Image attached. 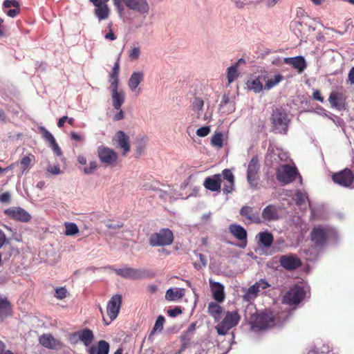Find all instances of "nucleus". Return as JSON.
Returning a JSON list of instances; mask_svg holds the SVG:
<instances>
[{"mask_svg":"<svg viewBox=\"0 0 354 354\" xmlns=\"http://www.w3.org/2000/svg\"><path fill=\"white\" fill-rule=\"evenodd\" d=\"M209 286L214 299L218 302H223L225 299L224 286L219 282L214 281L209 279Z\"/></svg>","mask_w":354,"mask_h":354,"instance_id":"obj_21","label":"nucleus"},{"mask_svg":"<svg viewBox=\"0 0 354 354\" xmlns=\"http://www.w3.org/2000/svg\"><path fill=\"white\" fill-rule=\"evenodd\" d=\"M10 201V194L8 192H3L0 194V202L3 203H9Z\"/></svg>","mask_w":354,"mask_h":354,"instance_id":"obj_58","label":"nucleus"},{"mask_svg":"<svg viewBox=\"0 0 354 354\" xmlns=\"http://www.w3.org/2000/svg\"><path fill=\"white\" fill-rule=\"evenodd\" d=\"M185 295V289L183 288H178L174 290L171 288H169L167 290L165 298L169 301H174L178 300L181 299Z\"/></svg>","mask_w":354,"mask_h":354,"instance_id":"obj_34","label":"nucleus"},{"mask_svg":"<svg viewBox=\"0 0 354 354\" xmlns=\"http://www.w3.org/2000/svg\"><path fill=\"white\" fill-rule=\"evenodd\" d=\"M115 272L118 275L129 279H142L145 278H153L156 275V273L151 270H138L129 267L115 269Z\"/></svg>","mask_w":354,"mask_h":354,"instance_id":"obj_5","label":"nucleus"},{"mask_svg":"<svg viewBox=\"0 0 354 354\" xmlns=\"http://www.w3.org/2000/svg\"><path fill=\"white\" fill-rule=\"evenodd\" d=\"M230 232L241 241L239 246L242 248L247 245V232L243 227L239 224H232L229 227Z\"/></svg>","mask_w":354,"mask_h":354,"instance_id":"obj_19","label":"nucleus"},{"mask_svg":"<svg viewBox=\"0 0 354 354\" xmlns=\"http://www.w3.org/2000/svg\"><path fill=\"white\" fill-rule=\"evenodd\" d=\"M68 292L65 287L57 288L55 297L59 299H63L67 297Z\"/></svg>","mask_w":354,"mask_h":354,"instance_id":"obj_46","label":"nucleus"},{"mask_svg":"<svg viewBox=\"0 0 354 354\" xmlns=\"http://www.w3.org/2000/svg\"><path fill=\"white\" fill-rule=\"evenodd\" d=\"M122 305V296L120 295H113L109 301L106 308L107 315L110 318L109 322L114 320L118 313Z\"/></svg>","mask_w":354,"mask_h":354,"instance_id":"obj_15","label":"nucleus"},{"mask_svg":"<svg viewBox=\"0 0 354 354\" xmlns=\"http://www.w3.org/2000/svg\"><path fill=\"white\" fill-rule=\"evenodd\" d=\"M348 81L351 84H354V67H352L348 75Z\"/></svg>","mask_w":354,"mask_h":354,"instance_id":"obj_62","label":"nucleus"},{"mask_svg":"<svg viewBox=\"0 0 354 354\" xmlns=\"http://www.w3.org/2000/svg\"><path fill=\"white\" fill-rule=\"evenodd\" d=\"M11 304L8 299L0 295V316H6L10 315Z\"/></svg>","mask_w":354,"mask_h":354,"instance_id":"obj_35","label":"nucleus"},{"mask_svg":"<svg viewBox=\"0 0 354 354\" xmlns=\"http://www.w3.org/2000/svg\"><path fill=\"white\" fill-rule=\"evenodd\" d=\"M39 342L44 347L49 349H60L63 347V343L53 337L51 334H43L39 338Z\"/></svg>","mask_w":354,"mask_h":354,"instance_id":"obj_18","label":"nucleus"},{"mask_svg":"<svg viewBox=\"0 0 354 354\" xmlns=\"http://www.w3.org/2000/svg\"><path fill=\"white\" fill-rule=\"evenodd\" d=\"M123 118H124V113L121 109H120V111L118 113H116L113 117V120L115 121L122 120Z\"/></svg>","mask_w":354,"mask_h":354,"instance_id":"obj_64","label":"nucleus"},{"mask_svg":"<svg viewBox=\"0 0 354 354\" xmlns=\"http://www.w3.org/2000/svg\"><path fill=\"white\" fill-rule=\"evenodd\" d=\"M299 171L295 166L285 164L279 167L276 171L278 181L283 184H290L295 181L299 175Z\"/></svg>","mask_w":354,"mask_h":354,"instance_id":"obj_6","label":"nucleus"},{"mask_svg":"<svg viewBox=\"0 0 354 354\" xmlns=\"http://www.w3.org/2000/svg\"><path fill=\"white\" fill-rule=\"evenodd\" d=\"M192 106L194 111H201L204 106V102L201 97H195L192 102Z\"/></svg>","mask_w":354,"mask_h":354,"instance_id":"obj_44","label":"nucleus"},{"mask_svg":"<svg viewBox=\"0 0 354 354\" xmlns=\"http://www.w3.org/2000/svg\"><path fill=\"white\" fill-rule=\"evenodd\" d=\"M207 312L215 321H219L223 313V309L218 304L212 301L208 305Z\"/></svg>","mask_w":354,"mask_h":354,"instance_id":"obj_32","label":"nucleus"},{"mask_svg":"<svg viewBox=\"0 0 354 354\" xmlns=\"http://www.w3.org/2000/svg\"><path fill=\"white\" fill-rule=\"evenodd\" d=\"M174 239V234L170 229L162 228L150 235L149 243L152 247L167 246L172 244Z\"/></svg>","mask_w":354,"mask_h":354,"instance_id":"obj_3","label":"nucleus"},{"mask_svg":"<svg viewBox=\"0 0 354 354\" xmlns=\"http://www.w3.org/2000/svg\"><path fill=\"white\" fill-rule=\"evenodd\" d=\"M40 133L42 134L43 138L49 142V144L54 143L55 141V138L52 135V133L48 131L45 127H39Z\"/></svg>","mask_w":354,"mask_h":354,"instance_id":"obj_43","label":"nucleus"},{"mask_svg":"<svg viewBox=\"0 0 354 354\" xmlns=\"http://www.w3.org/2000/svg\"><path fill=\"white\" fill-rule=\"evenodd\" d=\"M261 216L266 221H277L280 218L279 207L274 205H268L263 209Z\"/></svg>","mask_w":354,"mask_h":354,"instance_id":"obj_22","label":"nucleus"},{"mask_svg":"<svg viewBox=\"0 0 354 354\" xmlns=\"http://www.w3.org/2000/svg\"><path fill=\"white\" fill-rule=\"evenodd\" d=\"M119 72H120V58L118 57L112 68L111 73L109 75V77H110L109 82L111 83V86H118Z\"/></svg>","mask_w":354,"mask_h":354,"instance_id":"obj_33","label":"nucleus"},{"mask_svg":"<svg viewBox=\"0 0 354 354\" xmlns=\"http://www.w3.org/2000/svg\"><path fill=\"white\" fill-rule=\"evenodd\" d=\"M306 198V196L304 193L300 191H297L293 197V200L296 205H301L304 203Z\"/></svg>","mask_w":354,"mask_h":354,"instance_id":"obj_45","label":"nucleus"},{"mask_svg":"<svg viewBox=\"0 0 354 354\" xmlns=\"http://www.w3.org/2000/svg\"><path fill=\"white\" fill-rule=\"evenodd\" d=\"M97 156L105 166L113 167L117 165L118 154L113 149L103 145L97 147Z\"/></svg>","mask_w":354,"mask_h":354,"instance_id":"obj_7","label":"nucleus"},{"mask_svg":"<svg viewBox=\"0 0 354 354\" xmlns=\"http://www.w3.org/2000/svg\"><path fill=\"white\" fill-rule=\"evenodd\" d=\"M241 319L239 313L236 310L227 311L223 319L216 326V330L219 335H225L228 331L236 326Z\"/></svg>","mask_w":354,"mask_h":354,"instance_id":"obj_4","label":"nucleus"},{"mask_svg":"<svg viewBox=\"0 0 354 354\" xmlns=\"http://www.w3.org/2000/svg\"><path fill=\"white\" fill-rule=\"evenodd\" d=\"M21 9L19 7H14L13 9H10L7 11L6 14L10 17H15L18 14L20 13Z\"/></svg>","mask_w":354,"mask_h":354,"instance_id":"obj_55","label":"nucleus"},{"mask_svg":"<svg viewBox=\"0 0 354 354\" xmlns=\"http://www.w3.org/2000/svg\"><path fill=\"white\" fill-rule=\"evenodd\" d=\"M328 102L333 109L339 111L346 109V97L342 92L333 91L329 95Z\"/></svg>","mask_w":354,"mask_h":354,"instance_id":"obj_17","label":"nucleus"},{"mask_svg":"<svg viewBox=\"0 0 354 354\" xmlns=\"http://www.w3.org/2000/svg\"><path fill=\"white\" fill-rule=\"evenodd\" d=\"M270 120L272 124V131L274 133L286 134L289 120L285 111L278 108L274 109Z\"/></svg>","mask_w":354,"mask_h":354,"instance_id":"obj_1","label":"nucleus"},{"mask_svg":"<svg viewBox=\"0 0 354 354\" xmlns=\"http://www.w3.org/2000/svg\"><path fill=\"white\" fill-rule=\"evenodd\" d=\"M140 49L139 47H133L129 52V57L131 60H136L139 58Z\"/></svg>","mask_w":354,"mask_h":354,"instance_id":"obj_51","label":"nucleus"},{"mask_svg":"<svg viewBox=\"0 0 354 354\" xmlns=\"http://www.w3.org/2000/svg\"><path fill=\"white\" fill-rule=\"evenodd\" d=\"M305 296L306 292L304 288L299 286H295L283 295L282 302L289 306L297 305L304 299Z\"/></svg>","mask_w":354,"mask_h":354,"instance_id":"obj_9","label":"nucleus"},{"mask_svg":"<svg viewBox=\"0 0 354 354\" xmlns=\"http://www.w3.org/2000/svg\"><path fill=\"white\" fill-rule=\"evenodd\" d=\"M111 96L113 100V106L114 109L119 110L124 102L125 95L121 91H118V86H111Z\"/></svg>","mask_w":354,"mask_h":354,"instance_id":"obj_27","label":"nucleus"},{"mask_svg":"<svg viewBox=\"0 0 354 354\" xmlns=\"http://www.w3.org/2000/svg\"><path fill=\"white\" fill-rule=\"evenodd\" d=\"M34 160H35V156L31 153H30L28 156H24L20 160V166H21L22 172L27 170L29 168L31 162Z\"/></svg>","mask_w":354,"mask_h":354,"instance_id":"obj_40","label":"nucleus"},{"mask_svg":"<svg viewBox=\"0 0 354 354\" xmlns=\"http://www.w3.org/2000/svg\"><path fill=\"white\" fill-rule=\"evenodd\" d=\"M144 80V74L142 72H133L129 81L128 86L131 91H135L139 84Z\"/></svg>","mask_w":354,"mask_h":354,"instance_id":"obj_31","label":"nucleus"},{"mask_svg":"<svg viewBox=\"0 0 354 354\" xmlns=\"http://www.w3.org/2000/svg\"><path fill=\"white\" fill-rule=\"evenodd\" d=\"M240 215L245 217L251 223L259 224L262 222L259 212L255 211L254 209L250 206H243L240 209Z\"/></svg>","mask_w":354,"mask_h":354,"instance_id":"obj_20","label":"nucleus"},{"mask_svg":"<svg viewBox=\"0 0 354 354\" xmlns=\"http://www.w3.org/2000/svg\"><path fill=\"white\" fill-rule=\"evenodd\" d=\"M283 80V76L281 74H277L274 75L273 79H266L264 89L265 90H270L274 86L277 85L280 82Z\"/></svg>","mask_w":354,"mask_h":354,"instance_id":"obj_38","label":"nucleus"},{"mask_svg":"<svg viewBox=\"0 0 354 354\" xmlns=\"http://www.w3.org/2000/svg\"><path fill=\"white\" fill-rule=\"evenodd\" d=\"M113 5L119 12L124 10L122 3L130 10L142 15L148 14L149 6L147 0H112Z\"/></svg>","mask_w":354,"mask_h":354,"instance_id":"obj_2","label":"nucleus"},{"mask_svg":"<svg viewBox=\"0 0 354 354\" xmlns=\"http://www.w3.org/2000/svg\"><path fill=\"white\" fill-rule=\"evenodd\" d=\"M97 167V162L91 161L89 162L88 166H86L84 168V172L88 175L91 174L96 170Z\"/></svg>","mask_w":354,"mask_h":354,"instance_id":"obj_48","label":"nucleus"},{"mask_svg":"<svg viewBox=\"0 0 354 354\" xmlns=\"http://www.w3.org/2000/svg\"><path fill=\"white\" fill-rule=\"evenodd\" d=\"M198 257L200 262H196L194 263V266L196 270H200L203 267H205L207 265V258L205 255L202 254H198Z\"/></svg>","mask_w":354,"mask_h":354,"instance_id":"obj_47","label":"nucleus"},{"mask_svg":"<svg viewBox=\"0 0 354 354\" xmlns=\"http://www.w3.org/2000/svg\"><path fill=\"white\" fill-rule=\"evenodd\" d=\"M211 144L214 147H216L219 149L222 148L223 145V133L221 132H215L212 138Z\"/></svg>","mask_w":354,"mask_h":354,"instance_id":"obj_42","label":"nucleus"},{"mask_svg":"<svg viewBox=\"0 0 354 354\" xmlns=\"http://www.w3.org/2000/svg\"><path fill=\"white\" fill-rule=\"evenodd\" d=\"M223 177L228 182H234V176L230 169H225L222 171Z\"/></svg>","mask_w":354,"mask_h":354,"instance_id":"obj_49","label":"nucleus"},{"mask_svg":"<svg viewBox=\"0 0 354 354\" xmlns=\"http://www.w3.org/2000/svg\"><path fill=\"white\" fill-rule=\"evenodd\" d=\"M70 135L71 139L76 142H80L82 140V136L75 131H71Z\"/></svg>","mask_w":354,"mask_h":354,"instance_id":"obj_61","label":"nucleus"},{"mask_svg":"<svg viewBox=\"0 0 354 354\" xmlns=\"http://www.w3.org/2000/svg\"><path fill=\"white\" fill-rule=\"evenodd\" d=\"M333 182L342 187H348L354 182V174L348 168H346L332 175Z\"/></svg>","mask_w":354,"mask_h":354,"instance_id":"obj_10","label":"nucleus"},{"mask_svg":"<svg viewBox=\"0 0 354 354\" xmlns=\"http://www.w3.org/2000/svg\"><path fill=\"white\" fill-rule=\"evenodd\" d=\"M239 76V73L238 71V63L233 64L230 66L227 69V78L228 82V85L232 84L235 80L238 78Z\"/></svg>","mask_w":354,"mask_h":354,"instance_id":"obj_37","label":"nucleus"},{"mask_svg":"<svg viewBox=\"0 0 354 354\" xmlns=\"http://www.w3.org/2000/svg\"><path fill=\"white\" fill-rule=\"evenodd\" d=\"M4 214L11 219L23 223H28L32 218L31 215L20 207H13L6 209Z\"/></svg>","mask_w":354,"mask_h":354,"instance_id":"obj_11","label":"nucleus"},{"mask_svg":"<svg viewBox=\"0 0 354 354\" xmlns=\"http://www.w3.org/2000/svg\"><path fill=\"white\" fill-rule=\"evenodd\" d=\"M210 133V128L208 126L202 127L196 130V135L199 137H205Z\"/></svg>","mask_w":354,"mask_h":354,"instance_id":"obj_50","label":"nucleus"},{"mask_svg":"<svg viewBox=\"0 0 354 354\" xmlns=\"http://www.w3.org/2000/svg\"><path fill=\"white\" fill-rule=\"evenodd\" d=\"M234 182H228L224 184L223 191L225 194L232 193L234 190Z\"/></svg>","mask_w":354,"mask_h":354,"instance_id":"obj_54","label":"nucleus"},{"mask_svg":"<svg viewBox=\"0 0 354 354\" xmlns=\"http://www.w3.org/2000/svg\"><path fill=\"white\" fill-rule=\"evenodd\" d=\"M259 285H266L264 283V279H261L259 281H257L254 285L251 286L243 295V299L247 301H250L251 300L254 299L258 293L260 292L259 288H258Z\"/></svg>","mask_w":354,"mask_h":354,"instance_id":"obj_29","label":"nucleus"},{"mask_svg":"<svg viewBox=\"0 0 354 354\" xmlns=\"http://www.w3.org/2000/svg\"><path fill=\"white\" fill-rule=\"evenodd\" d=\"M221 175L219 174H215L206 178L204 180L203 186L212 192H218L221 189Z\"/></svg>","mask_w":354,"mask_h":354,"instance_id":"obj_23","label":"nucleus"},{"mask_svg":"<svg viewBox=\"0 0 354 354\" xmlns=\"http://www.w3.org/2000/svg\"><path fill=\"white\" fill-rule=\"evenodd\" d=\"M267 78H268V76L266 73L261 74L258 77L249 80L247 82V86L250 90L253 91L256 93H260L263 89L262 82L266 81Z\"/></svg>","mask_w":354,"mask_h":354,"instance_id":"obj_24","label":"nucleus"},{"mask_svg":"<svg viewBox=\"0 0 354 354\" xmlns=\"http://www.w3.org/2000/svg\"><path fill=\"white\" fill-rule=\"evenodd\" d=\"M4 8H10L11 7H19V3L16 0H5L3 3Z\"/></svg>","mask_w":354,"mask_h":354,"instance_id":"obj_52","label":"nucleus"},{"mask_svg":"<svg viewBox=\"0 0 354 354\" xmlns=\"http://www.w3.org/2000/svg\"><path fill=\"white\" fill-rule=\"evenodd\" d=\"M313 98L315 100L319 101L320 102H324V97H322L321 92L319 90H315L313 93Z\"/></svg>","mask_w":354,"mask_h":354,"instance_id":"obj_57","label":"nucleus"},{"mask_svg":"<svg viewBox=\"0 0 354 354\" xmlns=\"http://www.w3.org/2000/svg\"><path fill=\"white\" fill-rule=\"evenodd\" d=\"M259 170V158L257 156H254L250 161L247 170V180L252 187H256L257 185Z\"/></svg>","mask_w":354,"mask_h":354,"instance_id":"obj_12","label":"nucleus"},{"mask_svg":"<svg viewBox=\"0 0 354 354\" xmlns=\"http://www.w3.org/2000/svg\"><path fill=\"white\" fill-rule=\"evenodd\" d=\"M259 241L266 248H270L274 241L273 235L268 232L259 233Z\"/></svg>","mask_w":354,"mask_h":354,"instance_id":"obj_36","label":"nucleus"},{"mask_svg":"<svg viewBox=\"0 0 354 354\" xmlns=\"http://www.w3.org/2000/svg\"><path fill=\"white\" fill-rule=\"evenodd\" d=\"M274 319L271 314L260 313L252 317L251 328L257 331L271 327L274 324Z\"/></svg>","mask_w":354,"mask_h":354,"instance_id":"obj_8","label":"nucleus"},{"mask_svg":"<svg viewBox=\"0 0 354 354\" xmlns=\"http://www.w3.org/2000/svg\"><path fill=\"white\" fill-rule=\"evenodd\" d=\"M65 234L66 236H73L79 232L77 225L74 223H65Z\"/></svg>","mask_w":354,"mask_h":354,"instance_id":"obj_41","label":"nucleus"},{"mask_svg":"<svg viewBox=\"0 0 354 354\" xmlns=\"http://www.w3.org/2000/svg\"><path fill=\"white\" fill-rule=\"evenodd\" d=\"M117 149H122V155L126 156L130 151V141L129 137L122 131H118L114 138Z\"/></svg>","mask_w":354,"mask_h":354,"instance_id":"obj_16","label":"nucleus"},{"mask_svg":"<svg viewBox=\"0 0 354 354\" xmlns=\"http://www.w3.org/2000/svg\"><path fill=\"white\" fill-rule=\"evenodd\" d=\"M111 24H109V26L110 28L109 32L106 33L104 36L105 39H109V40H115L116 39V36L113 32L112 30L111 29Z\"/></svg>","mask_w":354,"mask_h":354,"instance_id":"obj_59","label":"nucleus"},{"mask_svg":"<svg viewBox=\"0 0 354 354\" xmlns=\"http://www.w3.org/2000/svg\"><path fill=\"white\" fill-rule=\"evenodd\" d=\"M328 233V227H315L310 233L311 241L316 245L322 246L327 241Z\"/></svg>","mask_w":354,"mask_h":354,"instance_id":"obj_14","label":"nucleus"},{"mask_svg":"<svg viewBox=\"0 0 354 354\" xmlns=\"http://www.w3.org/2000/svg\"><path fill=\"white\" fill-rule=\"evenodd\" d=\"M94 6V14L100 21L104 20L109 17L110 15V9L108 5L100 3L95 4Z\"/></svg>","mask_w":354,"mask_h":354,"instance_id":"obj_30","label":"nucleus"},{"mask_svg":"<svg viewBox=\"0 0 354 354\" xmlns=\"http://www.w3.org/2000/svg\"><path fill=\"white\" fill-rule=\"evenodd\" d=\"M50 147L52 148L53 151H54V153L57 156H60L62 154V150H61L60 147H59V145H57L56 140L54 142V143L50 144Z\"/></svg>","mask_w":354,"mask_h":354,"instance_id":"obj_56","label":"nucleus"},{"mask_svg":"<svg viewBox=\"0 0 354 354\" xmlns=\"http://www.w3.org/2000/svg\"><path fill=\"white\" fill-rule=\"evenodd\" d=\"M283 62L286 64L292 65V67L301 73L306 68L307 64L306 60L302 56H297L294 57L284 58Z\"/></svg>","mask_w":354,"mask_h":354,"instance_id":"obj_26","label":"nucleus"},{"mask_svg":"<svg viewBox=\"0 0 354 354\" xmlns=\"http://www.w3.org/2000/svg\"><path fill=\"white\" fill-rule=\"evenodd\" d=\"M68 119V117L66 115L62 116L60 118L57 122V126L59 128H62L64 127V123L66 122V120Z\"/></svg>","mask_w":354,"mask_h":354,"instance_id":"obj_63","label":"nucleus"},{"mask_svg":"<svg viewBox=\"0 0 354 354\" xmlns=\"http://www.w3.org/2000/svg\"><path fill=\"white\" fill-rule=\"evenodd\" d=\"M165 322V319L163 316L160 315L158 317L153 330L151 331L149 335V339H151L153 335L155 334L156 331L161 332L163 330L164 323Z\"/></svg>","mask_w":354,"mask_h":354,"instance_id":"obj_39","label":"nucleus"},{"mask_svg":"<svg viewBox=\"0 0 354 354\" xmlns=\"http://www.w3.org/2000/svg\"><path fill=\"white\" fill-rule=\"evenodd\" d=\"M110 346L105 340H100L97 346H91L88 350V354H109Z\"/></svg>","mask_w":354,"mask_h":354,"instance_id":"obj_28","label":"nucleus"},{"mask_svg":"<svg viewBox=\"0 0 354 354\" xmlns=\"http://www.w3.org/2000/svg\"><path fill=\"white\" fill-rule=\"evenodd\" d=\"M181 313H182V310H181L180 307H178V306L175 307L173 309H169L167 310V315L171 317H175L180 315Z\"/></svg>","mask_w":354,"mask_h":354,"instance_id":"obj_53","label":"nucleus"},{"mask_svg":"<svg viewBox=\"0 0 354 354\" xmlns=\"http://www.w3.org/2000/svg\"><path fill=\"white\" fill-rule=\"evenodd\" d=\"M279 261L281 266L289 271L295 270L302 265L300 259L294 254L282 255Z\"/></svg>","mask_w":354,"mask_h":354,"instance_id":"obj_13","label":"nucleus"},{"mask_svg":"<svg viewBox=\"0 0 354 354\" xmlns=\"http://www.w3.org/2000/svg\"><path fill=\"white\" fill-rule=\"evenodd\" d=\"M73 337H77L85 346H88L94 340V334L89 328H84L82 330L75 332Z\"/></svg>","mask_w":354,"mask_h":354,"instance_id":"obj_25","label":"nucleus"},{"mask_svg":"<svg viewBox=\"0 0 354 354\" xmlns=\"http://www.w3.org/2000/svg\"><path fill=\"white\" fill-rule=\"evenodd\" d=\"M48 171L53 174H59L61 173V170L59 166L54 165L48 169Z\"/></svg>","mask_w":354,"mask_h":354,"instance_id":"obj_60","label":"nucleus"}]
</instances>
